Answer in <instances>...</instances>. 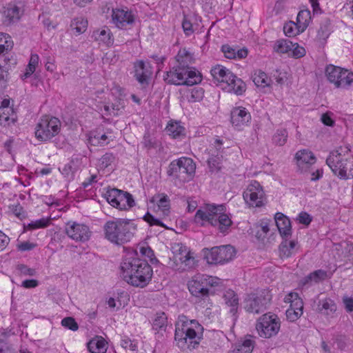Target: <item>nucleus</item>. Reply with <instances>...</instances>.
<instances>
[{"instance_id":"f257e3e1","label":"nucleus","mask_w":353,"mask_h":353,"mask_svg":"<svg viewBox=\"0 0 353 353\" xmlns=\"http://www.w3.org/2000/svg\"><path fill=\"white\" fill-rule=\"evenodd\" d=\"M123 279L137 288L145 287L151 281L153 271L148 261L140 258L137 250L128 252L121 265Z\"/></svg>"},{"instance_id":"f03ea898","label":"nucleus","mask_w":353,"mask_h":353,"mask_svg":"<svg viewBox=\"0 0 353 353\" xmlns=\"http://www.w3.org/2000/svg\"><path fill=\"white\" fill-rule=\"evenodd\" d=\"M225 210L223 204H207L196 211L194 221L202 226L209 224L225 235L232 225L231 217L225 213Z\"/></svg>"},{"instance_id":"7ed1b4c3","label":"nucleus","mask_w":353,"mask_h":353,"mask_svg":"<svg viewBox=\"0 0 353 353\" xmlns=\"http://www.w3.org/2000/svg\"><path fill=\"white\" fill-rule=\"evenodd\" d=\"M203 327L196 320L176 324L174 343L182 351L192 350L198 347L203 339Z\"/></svg>"},{"instance_id":"20e7f679","label":"nucleus","mask_w":353,"mask_h":353,"mask_svg":"<svg viewBox=\"0 0 353 353\" xmlns=\"http://www.w3.org/2000/svg\"><path fill=\"white\" fill-rule=\"evenodd\" d=\"M326 163L339 179L353 178V154L348 146H340L332 151Z\"/></svg>"},{"instance_id":"39448f33","label":"nucleus","mask_w":353,"mask_h":353,"mask_svg":"<svg viewBox=\"0 0 353 353\" xmlns=\"http://www.w3.org/2000/svg\"><path fill=\"white\" fill-rule=\"evenodd\" d=\"M148 210L153 214L147 212L143 216V219L150 226L158 225L168 228L163 223L170 214V199L169 196L164 194H158L153 196L149 201Z\"/></svg>"},{"instance_id":"423d86ee","label":"nucleus","mask_w":353,"mask_h":353,"mask_svg":"<svg viewBox=\"0 0 353 353\" xmlns=\"http://www.w3.org/2000/svg\"><path fill=\"white\" fill-rule=\"evenodd\" d=\"M105 237L110 242L120 245L130 241L137 228L128 219L108 221L103 226Z\"/></svg>"},{"instance_id":"0eeeda50","label":"nucleus","mask_w":353,"mask_h":353,"mask_svg":"<svg viewBox=\"0 0 353 353\" xmlns=\"http://www.w3.org/2000/svg\"><path fill=\"white\" fill-rule=\"evenodd\" d=\"M203 77L198 70H186L174 65L163 76V80L170 85L192 86L200 83Z\"/></svg>"},{"instance_id":"6e6552de","label":"nucleus","mask_w":353,"mask_h":353,"mask_svg":"<svg viewBox=\"0 0 353 353\" xmlns=\"http://www.w3.org/2000/svg\"><path fill=\"white\" fill-rule=\"evenodd\" d=\"M61 126V123L58 118L45 115L35 126V137L40 141H48L60 132Z\"/></svg>"},{"instance_id":"1a4fd4ad","label":"nucleus","mask_w":353,"mask_h":353,"mask_svg":"<svg viewBox=\"0 0 353 353\" xmlns=\"http://www.w3.org/2000/svg\"><path fill=\"white\" fill-rule=\"evenodd\" d=\"M220 279L207 274H198L188 281V287L190 292L199 298L207 297L210 287L219 285Z\"/></svg>"},{"instance_id":"9d476101","label":"nucleus","mask_w":353,"mask_h":353,"mask_svg":"<svg viewBox=\"0 0 353 353\" xmlns=\"http://www.w3.org/2000/svg\"><path fill=\"white\" fill-rule=\"evenodd\" d=\"M327 81L336 88L347 90L353 86V72L334 65H329L325 68Z\"/></svg>"},{"instance_id":"9b49d317","label":"nucleus","mask_w":353,"mask_h":353,"mask_svg":"<svg viewBox=\"0 0 353 353\" xmlns=\"http://www.w3.org/2000/svg\"><path fill=\"white\" fill-rule=\"evenodd\" d=\"M272 299V295L268 290H263L248 294L243 301V307L246 312L259 314L267 310Z\"/></svg>"},{"instance_id":"f8f14e48","label":"nucleus","mask_w":353,"mask_h":353,"mask_svg":"<svg viewBox=\"0 0 353 353\" xmlns=\"http://www.w3.org/2000/svg\"><path fill=\"white\" fill-rule=\"evenodd\" d=\"M173 268L180 272L187 271L195 267L196 261L188 248L181 243L172 247Z\"/></svg>"},{"instance_id":"ddd939ff","label":"nucleus","mask_w":353,"mask_h":353,"mask_svg":"<svg viewBox=\"0 0 353 353\" xmlns=\"http://www.w3.org/2000/svg\"><path fill=\"white\" fill-rule=\"evenodd\" d=\"M105 198L112 207L120 210H128L136 204L130 193L117 188L108 189Z\"/></svg>"},{"instance_id":"4468645a","label":"nucleus","mask_w":353,"mask_h":353,"mask_svg":"<svg viewBox=\"0 0 353 353\" xmlns=\"http://www.w3.org/2000/svg\"><path fill=\"white\" fill-rule=\"evenodd\" d=\"M196 165L193 160L188 157H181L172 161L168 165L167 174L182 180H186V176H190L195 172Z\"/></svg>"},{"instance_id":"2eb2a0df","label":"nucleus","mask_w":353,"mask_h":353,"mask_svg":"<svg viewBox=\"0 0 353 353\" xmlns=\"http://www.w3.org/2000/svg\"><path fill=\"white\" fill-rule=\"evenodd\" d=\"M281 322L276 314L267 313L261 316L256 324V329L261 337L265 339L275 336L279 331Z\"/></svg>"},{"instance_id":"dca6fc26","label":"nucleus","mask_w":353,"mask_h":353,"mask_svg":"<svg viewBox=\"0 0 353 353\" xmlns=\"http://www.w3.org/2000/svg\"><path fill=\"white\" fill-rule=\"evenodd\" d=\"M234 255V248L227 245L211 248L205 253V257L208 263L218 264L230 261Z\"/></svg>"},{"instance_id":"f3484780","label":"nucleus","mask_w":353,"mask_h":353,"mask_svg":"<svg viewBox=\"0 0 353 353\" xmlns=\"http://www.w3.org/2000/svg\"><path fill=\"white\" fill-rule=\"evenodd\" d=\"M264 192L261 185L256 181L251 183L243 192L245 201L252 207H261L263 205Z\"/></svg>"},{"instance_id":"a211bd4d","label":"nucleus","mask_w":353,"mask_h":353,"mask_svg":"<svg viewBox=\"0 0 353 353\" xmlns=\"http://www.w3.org/2000/svg\"><path fill=\"white\" fill-rule=\"evenodd\" d=\"M66 234L76 241L85 242L90 239L91 232L84 224L77 222H68L65 228Z\"/></svg>"},{"instance_id":"6ab92c4d","label":"nucleus","mask_w":353,"mask_h":353,"mask_svg":"<svg viewBox=\"0 0 353 353\" xmlns=\"http://www.w3.org/2000/svg\"><path fill=\"white\" fill-rule=\"evenodd\" d=\"M112 17L113 23L120 29L126 28L128 25H132L134 21L133 14L128 10L114 9Z\"/></svg>"},{"instance_id":"aec40b11","label":"nucleus","mask_w":353,"mask_h":353,"mask_svg":"<svg viewBox=\"0 0 353 353\" xmlns=\"http://www.w3.org/2000/svg\"><path fill=\"white\" fill-rule=\"evenodd\" d=\"M250 120V113L245 108H235L231 112V122L238 128L247 125Z\"/></svg>"},{"instance_id":"412c9836","label":"nucleus","mask_w":353,"mask_h":353,"mask_svg":"<svg viewBox=\"0 0 353 353\" xmlns=\"http://www.w3.org/2000/svg\"><path fill=\"white\" fill-rule=\"evenodd\" d=\"M295 159L299 168L302 172L306 171L310 165L316 162L314 154L306 149L299 150L295 154Z\"/></svg>"},{"instance_id":"4be33fe9","label":"nucleus","mask_w":353,"mask_h":353,"mask_svg":"<svg viewBox=\"0 0 353 353\" xmlns=\"http://www.w3.org/2000/svg\"><path fill=\"white\" fill-rule=\"evenodd\" d=\"M134 76L139 83L141 85H148V79L152 74L150 64L143 61H137L134 63Z\"/></svg>"},{"instance_id":"5701e85b","label":"nucleus","mask_w":353,"mask_h":353,"mask_svg":"<svg viewBox=\"0 0 353 353\" xmlns=\"http://www.w3.org/2000/svg\"><path fill=\"white\" fill-rule=\"evenodd\" d=\"M278 230L283 239H288L292 234V226L290 219L281 212H277L274 216Z\"/></svg>"},{"instance_id":"b1692460","label":"nucleus","mask_w":353,"mask_h":353,"mask_svg":"<svg viewBox=\"0 0 353 353\" xmlns=\"http://www.w3.org/2000/svg\"><path fill=\"white\" fill-rule=\"evenodd\" d=\"M176 65L183 68L186 70H196L194 67H192L191 65L194 63V58L193 54L185 48L180 49L175 57Z\"/></svg>"},{"instance_id":"393cba45","label":"nucleus","mask_w":353,"mask_h":353,"mask_svg":"<svg viewBox=\"0 0 353 353\" xmlns=\"http://www.w3.org/2000/svg\"><path fill=\"white\" fill-rule=\"evenodd\" d=\"M92 38L99 43L110 47L114 43V37L110 30L107 27L93 31Z\"/></svg>"},{"instance_id":"a878e982","label":"nucleus","mask_w":353,"mask_h":353,"mask_svg":"<svg viewBox=\"0 0 353 353\" xmlns=\"http://www.w3.org/2000/svg\"><path fill=\"white\" fill-rule=\"evenodd\" d=\"M82 164V158L79 156H72L70 161L64 165L61 173L65 176L72 178L74 174L77 172Z\"/></svg>"},{"instance_id":"bb28decb","label":"nucleus","mask_w":353,"mask_h":353,"mask_svg":"<svg viewBox=\"0 0 353 353\" xmlns=\"http://www.w3.org/2000/svg\"><path fill=\"white\" fill-rule=\"evenodd\" d=\"M3 9V17L8 23L17 21L23 14L21 8L13 3L8 4Z\"/></svg>"},{"instance_id":"cd10ccee","label":"nucleus","mask_w":353,"mask_h":353,"mask_svg":"<svg viewBox=\"0 0 353 353\" xmlns=\"http://www.w3.org/2000/svg\"><path fill=\"white\" fill-rule=\"evenodd\" d=\"M332 31L331 21L328 19H324L317 32L316 39L321 46H324Z\"/></svg>"},{"instance_id":"c85d7f7f","label":"nucleus","mask_w":353,"mask_h":353,"mask_svg":"<svg viewBox=\"0 0 353 353\" xmlns=\"http://www.w3.org/2000/svg\"><path fill=\"white\" fill-rule=\"evenodd\" d=\"M91 353H105L107 350V343L102 336H97L87 344Z\"/></svg>"},{"instance_id":"c756f323","label":"nucleus","mask_w":353,"mask_h":353,"mask_svg":"<svg viewBox=\"0 0 353 353\" xmlns=\"http://www.w3.org/2000/svg\"><path fill=\"white\" fill-rule=\"evenodd\" d=\"M221 51L228 59H243L247 57L248 50L245 48L236 49L230 45H223Z\"/></svg>"},{"instance_id":"7c9ffc66","label":"nucleus","mask_w":353,"mask_h":353,"mask_svg":"<svg viewBox=\"0 0 353 353\" xmlns=\"http://www.w3.org/2000/svg\"><path fill=\"white\" fill-rule=\"evenodd\" d=\"M318 307L319 312L328 317H333L337 309L336 303L329 298L319 301Z\"/></svg>"},{"instance_id":"2f4dec72","label":"nucleus","mask_w":353,"mask_h":353,"mask_svg":"<svg viewBox=\"0 0 353 353\" xmlns=\"http://www.w3.org/2000/svg\"><path fill=\"white\" fill-rule=\"evenodd\" d=\"M223 299L227 305L230 307V312L235 315L239 305V298L237 294L231 290L226 291L223 295Z\"/></svg>"},{"instance_id":"473e14b6","label":"nucleus","mask_w":353,"mask_h":353,"mask_svg":"<svg viewBox=\"0 0 353 353\" xmlns=\"http://www.w3.org/2000/svg\"><path fill=\"white\" fill-rule=\"evenodd\" d=\"M327 277V273L326 271H325L323 270H315V271L311 272L307 276L304 277L301 281V283L303 285H305L312 282L317 283L321 281L325 280Z\"/></svg>"},{"instance_id":"72a5a7b5","label":"nucleus","mask_w":353,"mask_h":353,"mask_svg":"<svg viewBox=\"0 0 353 353\" xmlns=\"http://www.w3.org/2000/svg\"><path fill=\"white\" fill-rule=\"evenodd\" d=\"M168 134L172 138H179L185 135V128L179 121L170 122L166 128Z\"/></svg>"},{"instance_id":"f704fd0d","label":"nucleus","mask_w":353,"mask_h":353,"mask_svg":"<svg viewBox=\"0 0 353 353\" xmlns=\"http://www.w3.org/2000/svg\"><path fill=\"white\" fill-rule=\"evenodd\" d=\"M296 245L294 241H288V239H284L279 245L280 255L282 257L288 258L291 256L294 252V249Z\"/></svg>"},{"instance_id":"c9c22d12","label":"nucleus","mask_w":353,"mask_h":353,"mask_svg":"<svg viewBox=\"0 0 353 353\" xmlns=\"http://www.w3.org/2000/svg\"><path fill=\"white\" fill-rule=\"evenodd\" d=\"M108 132H107L108 133ZM108 139H109L108 136L106 134V132L104 134H101L97 132H91L89 138L88 143L92 145H104L108 143Z\"/></svg>"},{"instance_id":"e433bc0d","label":"nucleus","mask_w":353,"mask_h":353,"mask_svg":"<svg viewBox=\"0 0 353 353\" xmlns=\"http://www.w3.org/2000/svg\"><path fill=\"white\" fill-rule=\"evenodd\" d=\"M232 81L228 85L229 87V91L233 92L237 95H241L245 91V84L236 75L234 78L231 79Z\"/></svg>"},{"instance_id":"4c0bfd02","label":"nucleus","mask_w":353,"mask_h":353,"mask_svg":"<svg viewBox=\"0 0 353 353\" xmlns=\"http://www.w3.org/2000/svg\"><path fill=\"white\" fill-rule=\"evenodd\" d=\"M285 299V302L290 303V307L303 314V303L297 293H290Z\"/></svg>"},{"instance_id":"58836bf2","label":"nucleus","mask_w":353,"mask_h":353,"mask_svg":"<svg viewBox=\"0 0 353 353\" xmlns=\"http://www.w3.org/2000/svg\"><path fill=\"white\" fill-rule=\"evenodd\" d=\"M39 61V57L37 54H32L30 56V59L26 69V72L21 76L23 80H25L30 77L35 71L36 67L37 66Z\"/></svg>"},{"instance_id":"ea45409f","label":"nucleus","mask_w":353,"mask_h":353,"mask_svg":"<svg viewBox=\"0 0 353 353\" xmlns=\"http://www.w3.org/2000/svg\"><path fill=\"white\" fill-rule=\"evenodd\" d=\"M253 82L257 87H268L270 85L272 80L269 79L267 74L261 70L256 72L253 76Z\"/></svg>"},{"instance_id":"a19ab883","label":"nucleus","mask_w":353,"mask_h":353,"mask_svg":"<svg viewBox=\"0 0 353 353\" xmlns=\"http://www.w3.org/2000/svg\"><path fill=\"white\" fill-rule=\"evenodd\" d=\"M13 45L11 37L7 34L2 33V36L0 37V56L7 54L8 52H10Z\"/></svg>"},{"instance_id":"79ce46f5","label":"nucleus","mask_w":353,"mask_h":353,"mask_svg":"<svg viewBox=\"0 0 353 353\" xmlns=\"http://www.w3.org/2000/svg\"><path fill=\"white\" fill-rule=\"evenodd\" d=\"M294 44L289 39H280L276 41L274 50L279 53H289Z\"/></svg>"},{"instance_id":"37998d69","label":"nucleus","mask_w":353,"mask_h":353,"mask_svg":"<svg viewBox=\"0 0 353 353\" xmlns=\"http://www.w3.org/2000/svg\"><path fill=\"white\" fill-rule=\"evenodd\" d=\"M254 341L250 339H245L239 343L231 353H252L254 348Z\"/></svg>"},{"instance_id":"c03bdc74","label":"nucleus","mask_w":353,"mask_h":353,"mask_svg":"<svg viewBox=\"0 0 353 353\" xmlns=\"http://www.w3.org/2000/svg\"><path fill=\"white\" fill-rule=\"evenodd\" d=\"M204 96V90L202 88H194L191 89L185 95L188 102L194 103L200 101Z\"/></svg>"},{"instance_id":"a18cd8bd","label":"nucleus","mask_w":353,"mask_h":353,"mask_svg":"<svg viewBox=\"0 0 353 353\" xmlns=\"http://www.w3.org/2000/svg\"><path fill=\"white\" fill-rule=\"evenodd\" d=\"M88 26V21L81 17L74 19L70 23V27L78 34L83 33Z\"/></svg>"},{"instance_id":"49530a36","label":"nucleus","mask_w":353,"mask_h":353,"mask_svg":"<svg viewBox=\"0 0 353 353\" xmlns=\"http://www.w3.org/2000/svg\"><path fill=\"white\" fill-rule=\"evenodd\" d=\"M288 137L285 129H278L272 137V141L275 145L282 146L286 143Z\"/></svg>"},{"instance_id":"de8ad7c7","label":"nucleus","mask_w":353,"mask_h":353,"mask_svg":"<svg viewBox=\"0 0 353 353\" xmlns=\"http://www.w3.org/2000/svg\"><path fill=\"white\" fill-rule=\"evenodd\" d=\"M167 325V316L163 312H157L153 321V329L158 330Z\"/></svg>"},{"instance_id":"09e8293b","label":"nucleus","mask_w":353,"mask_h":353,"mask_svg":"<svg viewBox=\"0 0 353 353\" xmlns=\"http://www.w3.org/2000/svg\"><path fill=\"white\" fill-rule=\"evenodd\" d=\"M228 70L225 67L217 65L211 69L210 72L215 80L220 81H223V77Z\"/></svg>"},{"instance_id":"8fccbe9b","label":"nucleus","mask_w":353,"mask_h":353,"mask_svg":"<svg viewBox=\"0 0 353 353\" xmlns=\"http://www.w3.org/2000/svg\"><path fill=\"white\" fill-rule=\"evenodd\" d=\"M50 221L48 219H40L28 223L25 228L27 230H35L39 228H45L49 225Z\"/></svg>"},{"instance_id":"3c124183","label":"nucleus","mask_w":353,"mask_h":353,"mask_svg":"<svg viewBox=\"0 0 353 353\" xmlns=\"http://www.w3.org/2000/svg\"><path fill=\"white\" fill-rule=\"evenodd\" d=\"M12 111L11 109L10 110H3V108H0V125L6 126L9 125L11 123H14V119L13 118H10L9 116V112Z\"/></svg>"},{"instance_id":"603ef678","label":"nucleus","mask_w":353,"mask_h":353,"mask_svg":"<svg viewBox=\"0 0 353 353\" xmlns=\"http://www.w3.org/2000/svg\"><path fill=\"white\" fill-rule=\"evenodd\" d=\"M311 20L310 11L308 10H301L297 15V22L305 26H307Z\"/></svg>"},{"instance_id":"864d4df0","label":"nucleus","mask_w":353,"mask_h":353,"mask_svg":"<svg viewBox=\"0 0 353 353\" xmlns=\"http://www.w3.org/2000/svg\"><path fill=\"white\" fill-rule=\"evenodd\" d=\"M182 28L183 29L184 33L187 36L191 35L194 32L191 16H184L182 22Z\"/></svg>"},{"instance_id":"5fc2aeb1","label":"nucleus","mask_w":353,"mask_h":353,"mask_svg":"<svg viewBox=\"0 0 353 353\" xmlns=\"http://www.w3.org/2000/svg\"><path fill=\"white\" fill-rule=\"evenodd\" d=\"M114 157L112 153H105L99 159V166L105 169L108 168L114 161Z\"/></svg>"},{"instance_id":"6e6d98bb","label":"nucleus","mask_w":353,"mask_h":353,"mask_svg":"<svg viewBox=\"0 0 353 353\" xmlns=\"http://www.w3.org/2000/svg\"><path fill=\"white\" fill-rule=\"evenodd\" d=\"M62 326L72 330L77 331L79 328V325L75 321L74 319L72 317H65L61 321Z\"/></svg>"},{"instance_id":"4d7b16f0","label":"nucleus","mask_w":353,"mask_h":353,"mask_svg":"<svg viewBox=\"0 0 353 353\" xmlns=\"http://www.w3.org/2000/svg\"><path fill=\"white\" fill-rule=\"evenodd\" d=\"M120 344L123 348L125 350H130L131 351H136L138 348L137 343H135L134 341H132L129 338L122 339L121 340Z\"/></svg>"},{"instance_id":"13d9d810","label":"nucleus","mask_w":353,"mask_h":353,"mask_svg":"<svg viewBox=\"0 0 353 353\" xmlns=\"http://www.w3.org/2000/svg\"><path fill=\"white\" fill-rule=\"evenodd\" d=\"M208 165L211 172H217L221 169V160L219 157H212L208 160Z\"/></svg>"},{"instance_id":"bf43d9fd","label":"nucleus","mask_w":353,"mask_h":353,"mask_svg":"<svg viewBox=\"0 0 353 353\" xmlns=\"http://www.w3.org/2000/svg\"><path fill=\"white\" fill-rule=\"evenodd\" d=\"M283 32L286 36L291 37L295 36L298 30L294 23H289L284 26Z\"/></svg>"},{"instance_id":"052dcab7","label":"nucleus","mask_w":353,"mask_h":353,"mask_svg":"<svg viewBox=\"0 0 353 353\" xmlns=\"http://www.w3.org/2000/svg\"><path fill=\"white\" fill-rule=\"evenodd\" d=\"M259 227L261 228V230L257 231L256 236L258 239H263L270 231L269 224L267 221H261Z\"/></svg>"},{"instance_id":"680f3d73","label":"nucleus","mask_w":353,"mask_h":353,"mask_svg":"<svg viewBox=\"0 0 353 353\" xmlns=\"http://www.w3.org/2000/svg\"><path fill=\"white\" fill-rule=\"evenodd\" d=\"M123 108V106L118 104H112L111 105H105L104 110L106 112V114L108 115H114L117 116L119 114V111L120 109Z\"/></svg>"},{"instance_id":"e2e57ef3","label":"nucleus","mask_w":353,"mask_h":353,"mask_svg":"<svg viewBox=\"0 0 353 353\" xmlns=\"http://www.w3.org/2000/svg\"><path fill=\"white\" fill-rule=\"evenodd\" d=\"M296 220L301 224L308 225L312 220V216L306 212H301L299 214Z\"/></svg>"},{"instance_id":"0e129e2a","label":"nucleus","mask_w":353,"mask_h":353,"mask_svg":"<svg viewBox=\"0 0 353 353\" xmlns=\"http://www.w3.org/2000/svg\"><path fill=\"white\" fill-rule=\"evenodd\" d=\"M36 246V243L29 241H23L17 244V249L21 252H26L33 250Z\"/></svg>"},{"instance_id":"69168bd1","label":"nucleus","mask_w":353,"mask_h":353,"mask_svg":"<svg viewBox=\"0 0 353 353\" xmlns=\"http://www.w3.org/2000/svg\"><path fill=\"white\" fill-rule=\"evenodd\" d=\"M294 46L292 47V56L295 58H301L305 56V50L303 47L299 46L297 43H294Z\"/></svg>"},{"instance_id":"338daca9","label":"nucleus","mask_w":353,"mask_h":353,"mask_svg":"<svg viewBox=\"0 0 353 353\" xmlns=\"http://www.w3.org/2000/svg\"><path fill=\"white\" fill-rule=\"evenodd\" d=\"M285 314L287 319L291 322L296 321L302 315V313H300L291 307H289L286 310Z\"/></svg>"},{"instance_id":"774afa93","label":"nucleus","mask_w":353,"mask_h":353,"mask_svg":"<svg viewBox=\"0 0 353 353\" xmlns=\"http://www.w3.org/2000/svg\"><path fill=\"white\" fill-rule=\"evenodd\" d=\"M17 270L21 274L26 276H34L36 274V270L34 269L28 268L27 265L23 264L18 265Z\"/></svg>"}]
</instances>
